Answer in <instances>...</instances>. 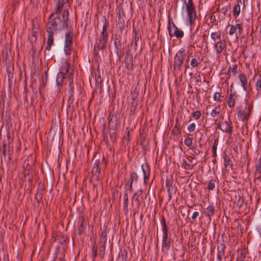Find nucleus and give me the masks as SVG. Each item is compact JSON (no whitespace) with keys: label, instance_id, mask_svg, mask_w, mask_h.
<instances>
[{"label":"nucleus","instance_id":"1","mask_svg":"<svg viewBox=\"0 0 261 261\" xmlns=\"http://www.w3.org/2000/svg\"><path fill=\"white\" fill-rule=\"evenodd\" d=\"M62 19L60 16H49L48 19L46 31L57 32L66 29L68 27L69 12L66 9L64 10L62 14Z\"/></svg>","mask_w":261,"mask_h":261},{"label":"nucleus","instance_id":"2","mask_svg":"<svg viewBox=\"0 0 261 261\" xmlns=\"http://www.w3.org/2000/svg\"><path fill=\"white\" fill-rule=\"evenodd\" d=\"M73 73V69H71L70 64L66 61L62 63L60 71L57 74L56 78V83L58 85L63 84L64 80L68 78L69 80L72 79Z\"/></svg>","mask_w":261,"mask_h":261},{"label":"nucleus","instance_id":"3","mask_svg":"<svg viewBox=\"0 0 261 261\" xmlns=\"http://www.w3.org/2000/svg\"><path fill=\"white\" fill-rule=\"evenodd\" d=\"M253 107L250 105L247 101L244 106H241L237 108V117L239 121L247 122L249 119Z\"/></svg>","mask_w":261,"mask_h":261},{"label":"nucleus","instance_id":"4","mask_svg":"<svg viewBox=\"0 0 261 261\" xmlns=\"http://www.w3.org/2000/svg\"><path fill=\"white\" fill-rule=\"evenodd\" d=\"M184 3L186 4V9L189 23L192 27L194 26L195 21L197 18L195 6L193 3V0H188V3H186V0H185Z\"/></svg>","mask_w":261,"mask_h":261},{"label":"nucleus","instance_id":"5","mask_svg":"<svg viewBox=\"0 0 261 261\" xmlns=\"http://www.w3.org/2000/svg\"><path fill=\"white\" fill-rule=\"evenodd\" d=\"M186 56V50L184 48H181L177 52L174 58L173 69L174 72L180 69Z\"/></svg>","mask_w":261,"mask_h":261},{"label":"nucleus","instance_id":"6","mask_svg":"<svg viewBox=\"0 0 261 261\" xmlns=\"http://www.w3.org/2000/svg\"><path fill=\"white\" fill-rule=\"evenodd\" d=\"M73 34L72 30H69L65 34V39L64 46V50L66 55H69L71 53L73 43Z\"/></svg>","mask_w":261,"mask_h":261},{"label":"nucleus","instance_id":"7","mask_svg":"<svg viewBox=\"0 0 261 261\" xmlns=\"http://www.w3.org/2000/svg\"><path fill=\"white\" fill-rule=\"evenodd\" d=\"M108 231L105 229L100 234L99 241V255L103 259L105 255V251L106 248V242L107 241Z\"/></svg>","mask_w":261,"mask_h":261},{"label":"nucleus","instance_id":"8","mask_svg":"<svg viewBox=\"0 0 261 261\" xmlns=\"http://www.w3.org/2000/svg\"><path fill=\"white\" fill-rule=\"evenodd\" d=\"M108 39L98 37L94 45L93 54L95 56L98 55L99 50H103L106 48V44Z\"/></svg>","mask_w":261,"mask_h":261},{"label":"nucleus","instance_id":"9","mask_svg":"<svg viewBox=\"0 0 261 261\" xmlns=\"http://www.w3.org/2000/svg\"><path fill=\"white\" fill-rule=\"evenodd\" d=\"M109 135L112 142H115L117 138V125L110 119L109 121Z\"/></svg>","mask_w":261,"mask_h":261},{"label":"nucleus","instance_id":"10","mask_svg":"<svg viewBox=\"0 0 261 261\" xmlns=\"http://www.w3.org/2000/svg\"><path fill=\"white\" fill-rule=\"evenodd\" d=\"M3 155L5 159L6 156H8L9 161L12 159V155L13 153V143L9 142L8 144L4 143L3 144Z\"/></svg>","mask_w":261,"mask_h":261},{"label":"nucleus","instance_id":"11","mask_svg":"<svg viewBox=\"0 0 261 261\" xmlns=\"http://www.w3.org/2000/svg\"><path fill=\"white\" fill-rule=\"evenodd\" d=\"M56 4V7L54 11L49 15L51 16H59V14L62 12V8L64 5L68 3L69 0H54Z\"/></svg>","mask_w":261,"mask_h":261},{"label":"nucleus","instance_id":"12","mask_svg":"<svg viewBox=\"0 0 261 261\" xmlns=\"http://www.w3.org/2000/svg\"><path fill=\"white\" fill-rule=\"evenodd\" d=\"M117 15H118V25L122 32L124 28V18L125 17V14L124 12L122 7L119 6L117 8Z\"/></svg>","mask_w":261,"mask_h":261},{"label":"nucleus","instance_id":"13","mask_svg":"<svg viewBox=\"0 0 261 261\" xmlns=\"http://www.w3.org/2000/svg\"><path fill=\"white\" fill-rule=\"evenodd\" d=\"M226 43L225 40L224 39L220 40L219 41L217 42L214 45V48L216 54L218 55L219 56L224 51V52H226Z\"/></svg>","mask_w":261,"mask_h":261},{"label":"nucleus","instance_id":"14","mask_svg":"<svg viewBox=\"0 0 261 261\" xmlns=\"http://www.w3.org/2000/svg\"><path fill=\"white\" fill-rule=\"evenodd\" d=\"M39 31V26L37 22L33 21L32 23V34L30 40L32 42H36Z\"/></svg>","mask_w":261,"mask_h":261},{"label":"nucleus","instance_id":"15","mask_svg":"<svg viewBox=\"0 0 261 261\" xmlns=\"http://www.w3.org/2000/svg\"><path fill=\"white\" fill-rule=\"evenodd\" d=\"M173 27L174 29V32L172 33L171 31V27L170 25L168 26V30L169 36L172 37L175 36L177 38H180L184 36V33L182 30H179L177 27L173 23Z\"/></svg>","mask_w":261,"mask_h":261},{"label":"nucleus","instance_id":"16","mask_svg":"<svg viewBox=\"0 0 261 261\" xmlns=\"http://www.w3.org/2000/svg\"><path fill=\"white\" fill-rule=\"evenodd\" d=\"M219 128L223 132L229 134L230 136L232 135V125L227 121L222 122V123H219Z\"/></svg>","mask_w":261,"mask_h":261},{"label":"nucleus","instance_id":"17","mask_svg":"<svg viewBox=\"0 0 261 261\" xmlns=\"http://www.w3.org/2000/svg\"><path fill=\"white\" fill-rule=\"evenodd\" d=\"M78 223L79 234L81 235L84 232L87 226V221L85 217L83 216H80L78 219Z\"/></svg>","mask_w":261,"mask_h":261},{"label":"nucleus","instance_id":"18","mask_svg":"<svg viewBox=\"0 0 261 261\" xmlns=\"http://www.w3.org/2000/svg\"><path fill=\"white\" fill-rule=\"evenodd\" d=\"M173 243V240L171 239H168V236H163L162 250L163 251H168Z\"/></svg>","mask_w":261,"mask_h":261},{"label":"nucleus","instance_id":"19","mask_svg":"<svg viewBox=\"0 0 261 261\" xmlns=\"http://www.w3.org/2000/svg\"><path fill=\"white\" fill-rule=\"evenodd\" d=\"M140 169L143 174L144 182L145 184H146L148 182V179L150 175V167L148 164H145V165H142Z\"/></svg>","mask_w":261,"mask_h":261},{"label":"nucleus","instance_id":"20","mask_svg":"<svg viewBox=\"0 0 261 261\" xmlns=\"http://www.w3.org/2000/svg\"><path fill=\"white\" fill-rule=\"evenodd\" d=\"M237 96V93L236 92H232V90H230V93L229 95L228 100H227L228 106L229 108H233L234 106Z\"/></svg>","mask_w":261,"mask_h":261},{"label":"nucleus","instance_id":"21","mask_svg":"<svg viewBox=\"0 0 261 261\" xmlns=\"http://www.w3.org/2000/svg\"><path fill=\"white\" fill-rule=\"evenodd\" d=\"M108 26L109 22L105 18L104 20V23L102 27V31L100 33V34L98 37L108 39V33L107 32Z\"/></svg>","mask_w":261,"mask_h":261},{"label":"nucleus","instance_id":"22","mask_svg":"<svg viewBox=\"0 0 261 261\" xmlns=\"http://www.w3.org/2000/svg\"><path fill=\"white\" fill-rule=\"evenodd\" d=\"M48 34V39L47 40V45L46 46V49L50 50L51 49V46L54 43V32L51 31H46Z\"/></svg>","mask_w":261,"mask_h":261},{"label":"nucleus","instance_id":"23","mask_svg":"<svg viewBox=\"0 0 261 261\" xmlns=\"http://www.w3.org/2000/svg\"><path fill=\"white\" fill-rule=\"evenodd\" d=\"M239 78L240 81L241 83V85L243 88V90L247 92L248 87V80L246 75L244 73L240 74L239 75Z\"/></svg>","mask_w":261,"mask_h":261},{"label":"nucleus","instance_id":"24","mask_svg":"<svg viewBox=\"0 0 261 261\" xmlns=\"http://www.w3.org/2000/svg\"><path fill=\"white\" fill-rule=\"evenodd\" d=\"M114 43L115 49L117 53L121 51L122 49V45L120 41V37L116 35L114 39Z\"/></svg>","mask_w":261,"mask_h":261},{"label":"nucleus","instance_id":"25","mask_svg":"<svg viewBox=\"0 0 261 261\" xmlns=\"http://www.w3.org/2000/svg\"><path fill=\"white\" fill-rule=\"evenodd\" d=\"M255 178L259 179L261 177V158H259L255 165Z\"/></svg>","mask_w":261,"mask_h":261},{"label":"nucleus","instance_id":"26","mask_svg":"<svg viewBox=\"0 0 261 261\" xmlns=\"http://www.w3.org/2000/svg\"><path fill=\"white\" fill-rule=\"evenodd\" d=\"M223 159L224 162V165L225 168H227V167H229L231 170H233V164L229 156L225 153L223 155Z\"/></svg>","mask_w":261,"mask_h":261},{"label":"nucleus","instance_id":"27","mask_svg":"<svg viewBox=\"0 0 261 261\" xmlns=\"http://www.w3.org/2000/svg\"><path fill=\"white\" fill-rule=\"evenodd\" d=\"M138 178V175L137 173L134 172L131 173L130 177V184L129 186V190L130 192L133 191V183L134 181L137 182Z\"/></svg>","mask_w":261,"mask_h":261},{"label":"nucleus","instance_id":"28","mask_svg":"<svg viewBox=\"0 0 261 261\" xmlns=\"http://www.w3.org/2000/svg\"><path fill=\"white\" fill-rule=\"evenodd\" d=\"M215 207L213 205H208L204 211V214L211 220V217L214 215Z\"/></svg>","mask_w":261,"mask_h":261},{"label":"nucleus","instance_id":"29","mask_svg":"<svg viewBox=\"0 0 261 261\" xmlns=\"http://www.w3.org/2000/svg\"><path fill=\"white\" fill-rule=\"evenodd\" d=\"M133 57L132 55L127 54L125 56L124 59V63L126 66V68L128 69L133 66Z\"/></svg>","mask_w":261,"mask_h":261},{"label":"nucleus","instance_id":"30","mask_svg":"<svg viewBox=\"0 0 261 261\" xmlns=\"http://www.w3.org/2000/svg\"><path fill=\"white\" fill-rule=\"evenodd\" d=\"M134 41L135 49H136L138 46V43L139 41H141V34L136 31L134 32Z\"/></svg>","mask_w":261,"mask_h":261},{"label":"nucleus","instance_id":"31","mask_svg":"<svg viewBox=\"0 0 261 261\" xmlns=\"http://www.w3.org/2000/svg\"><path fill=\"white\" fill-rule=\"evenodd\" d=\"M44 190V188L42 187L41 190L40 191L39 189L38 188V190L36 192V195L35 196V199L36 200L37 202L39 203L40 201L42 199L43 197V191Z\"/></svg>","mask_w":261,"mask_h":261},{"label":"nucleus","instance_id":"32","mask_svg":"<svg viewBox=\"0 0 261 261\" xmlns=\"http://www.w3.org/2000/svg\"><path fill=\"white\" fill-rule=\"evenodd\" d=\"M161 224L162 226L163 236H168V228L166 223L165 219L163 217L161 220Z\"/></svg>","mask_w":261,"mask_h":261},{"label":"nucleus","instance_id":"33","mask_svg":"<svg viewBox=\"0 0 261 261\" xmlns=\"http://www.w3.org/2000/svg\"><path fill=\"white\" fill-rule=\"evenodd\" d=\"M241 11L240 5L239 4L236 5L233 9V16L236 18L240 14Z\"/></svg>","mask_w":261,"mask_h":261},{"label":"nucleus","instance_id":"34","mask_svg":"<svg viewBox=\"0 0 261 261\" xmlns=\"http://www.w3.org/2000/svg\"><path fill=\"white\" fill-rule=\"evenodd\" d=\"M237 68H238V67L236 64H234L232 67H230L229 68L228 73H227V75H228L227 78L230 77V76H231L230 72H231L233 74V75L234 76H235L237 73Z\"/></svg>","mask_w":261,"mask_h":261},{"label":"nucleus","instance_id":"35","mask_svg":"<svg viewBox=\"0 0 261 261\" xmlns=\"http://www.w3.org/2000/svg\"><path fill=\"white\" fill-rule=\"evenodd\" d=\"M218 144V140L215 139L214 142L213 143L212 151V156L214 158H215L217 156V148Z\"/></svg>","mask_w":261,"mask_h":261},{"label":"nucleus","instance_id":"36","mask_svg":"<svg viewBox=\"0 0 261 261\" xmlns=\"http://www.w3.org/2000/svg\"><path fill=\"white\" fill-rule=\"evenodd\" d=\"M224 248L225 247H223L221 250H219V248H218V252L217 254V261H222V258L225 254Z\"/></svg>","mask_w":261,"mask_h":261},{"label":"nucleus","instance_id":"37","mask_svg":"<svg viewBox=\"0 0 261 261\" xmlns=\"http://www.w3.org/2000/svg\"><path fill=\"white\" fill-rule=\"evenodd\" d=\"M196 165V164H190L188 163L186 161H184L181 165V167L184 168L185 169L189 170L192 169L194 166Z\"/></svg>","mask_w":261,"mask_h":261},{"label":"nucleus","instance_id":"38","mask_svg":"<svg viewBox=\"0 0 261 261\" xmlns=\"http://www.w3.org/2000/svg\"><path fill=\"white\" fill-rule=\"evenodd\" d=\"M128 198L127 192L125 191L124 194V202H123V207L125 210H127V206H128Z\"/></svg>","mask_w":261,"mask_h":261},{"label":"nucleus","instance_id":"39","mask_svg":"<svg viewBox=\"0 0 261 261\" xmlns=\"http://www.w3.org/2000/svg\"><path fill=\"white\" fill-rule=\"evenodd\" d=\"M92 173L96 174V176L97 177H99V175L100 174V169L98 168V165L97 164H95L94 166H93L92 169Z\"/></svg>","mask_w":261,"mask_h":261},{"label":"nucleus","instance_id":"40","mask_svg":"<svg viewBox=\"0 0 261 261\" xmlns=\"http://www.w3.org/2000/svg\"><path fill=\"white\" fill-rule=\"evenodd\" d=\"M211 38L214 40L216 41L217 39H221V33L220 32H214L211 34Z\"/></svg>","mask_w":261,"mask_h":261},{"label":"nucleus","instance_id":"41","mask_svg":"<svg viewBox=\"0 0 261 261\" xmlns=\"http://www.w3.org/2000/svg\"><path fill=\"white\" fill-rule=\"evenodd\" d=\"M255 89L257 93L261 92V76L259 75V79L257 81L255 84Z\"/></svg>","mask_w":261,"mask_h":261},{"label":"nucleus","instance_id":"42","mask_svg":"<svg viewBox=\"0 0 261 261\" xmlns=\"http://www.w3.org/2000/svg\"><path fill=\"white\" fill-rule=\"evenodd\" d=\"M215 180H210L207 185V189L208 190H213L215 188Z\"/></svg>","mask_w":261,"mask_h":261},{"label":"nucleus","instance_id":"43","mask_svg":"<svg viewBox=\"0 0 261 261\" xmlns=\"http://www.w3.org/2000/svg\"><path fill=\"white\" fill-rule=\"evenodd\" d=\"M57 240L59 241L60 244H63L66 242L67 239V237L62 236V235H58L57 237Z\"/></svg>","mask_w":261,"mask_h":261},{"label":"nucleus","instance_id":"44","mask_svg":"<svg viewBox=\"0 0 261 261\" xmlns=\"http://www.w3.org/2000/svg\"><path fill=\"white\" fill-rule=\"evenodd\" d=\"M184 143L188 147H191L193 144V140L190 137H186L184 140Z\"/></svg>","mask_w":261,"mask_h":261},{"label":"nucleus","instance_id":"45","mask_svg":"<svg viewBox=\"0 0 261 261\" xmlns=\"http://www.w3.org/2000/svg\"><path fill=\"white\" fill-rule=\"evenodd\" d=\"M200 63V62H198V61L196 58H193L192 59L190 64L191 66L194 68L197 67Z\"/></svg>","mask_w":261,"mask_h":261},{"label":"nucleus","instance_id":"46","mask_svg":"<svg viewBox=\"0 0 261 261\" xmlns=\"http://www.w3.org/2000/svg\"><path fill=\"white\" fill-rule=\"evenodd\" d=\"M220 114V111L218 110V108L216 107L214 110L211 112L210 115L211 117L215 118L217 115Z\"/></svg>","mask_w":261,"mask_h":261},{"label":"nucleus","instance_id":"47","mask_svg":"<svg viewBox=\"0 0 261 261\" xmlns=\"http://www.w3.org/2000/svg\"><path fill=\"white\" fill-rule=\"evenodd\" d=\"M192 115L194 118V119H198L200 117L201 113L200 111L198 110L192 113Z\"/></svg>","mask_w":261,"mask_h":261},{"label":"nucleus","instance_id":"48","mask_svg":"<svg viewBox=\"0 0 261 261\" xmlns=\"http://www.w3.org/2000/svg\"><path fill=\"white\" fill-rule=\"evenodd\" d=\"M137 193H135L134 194L133 198L135 199V201H137L138 204H140L141 203L143 197L142 196L139 195L136 198H135L136 196L137 195Z\"/></svg>","mask_w":261,"mask_h":261},{"label":"nucleus","instance_id":"49","mask_svg":"<svg viewBox=\"0 0 261 261\" xmlns=\"http://www.w3.org/2000/svg\"><path fill=\"white\" fill-rule=\"evenodd\" d=\"M97 255V248L94 246L92 248V257L93 258V261H94Z\"/></svg>","mask_w":261,"mask_h":261},{"label":"nucleus","instance_id":"50","mask_svg":"<svg viewBox=\"0 0 261 261\" xmlns=\"http://www.w3.org/2000/svg\"><path fill=\"white\" fill-rule=\"evenodd\" d=\"M237 27L236 25H231L230 29L229 31V34L230 35H232L234 34V33L237 31Z\"/></svg>","mask_w":261,"mask_h":261},{"label":"nucleus","instance_id":"51","mask_svg":"<svg viewBox=\"0 0 261 261\" xmlns=\"http://www.w3.org/2000/svg\"><path fill=\"white\" fill-rule=\"evenodd\" d=\"M196 128V124L195 123H192L188 125V130L190 132H193Z\"/></svg>","mask_w":261,"mask_h":261},{"label":"nucleus","instance_id":"52","mask_svg":"<svg viewBox=\"0 0 261 261\" xmlns=\"http://www.w3.org/2000/svg\"><path fill=\"white\" fill-rule=\"evenodd\" d=\"M244 204V198L242 196H239L238 198V201L237 203V206H238L240 208Z\"/></svg>","mask_w":261,"mask_h":261},{"label":"nucleus","instance_id":"53","mask_svg":"<svg viewBox=\"0 0 261 261\" xmlns=\"http://www.w3.org/2000/svg\"><path fill=\"white\" fill-rule=\"evenodd\" d=\"M221 93L220 92H216L214 95V99L215 101H220Z\"/></svg>","mask_w":261,"mask_h":261},{"label":"nucleus","instance_id":"54","mask_svg":"<svg viewBox=\"0 0 261 261\" xmlns=\"http://www.w3.org/2000/svg\"><path fill=\"white\" fill-rule=\"evenodd\" d=\"M137 105V102L136 101H133L132 102L130 112H133V114H134V112L136 110V106Z\"/></svg>","mask_w":261,"mask_h":261},{"label":"nucleus","instance_id":"55","mask_svg":"<svg viewBox=\"0 0 261 261\" xmlns=\"http://www.w3.org/2000/svg\"><path fill=\"white\" fill-rule=\"evenodd\" d=\"M69 87L70 89L69 92L70 93H73L74 90H73V82L72 80H69Z\"/></svg>","mask_w":261,"mask_h":261},{"label":"nucleus","instance_id":"56","mask_svg":"<svg viewBox=\"0 0 261 261\" xmlns=\"http://www.w3.org/2000/svg\"><path fill=\"white\" fill-rule=\"evenodd\" d=\"M236 26L237 27V29L238 30L239 35H240L242 34V31H243V28L241 26V24L238 23V24H236Z\"/></svg>","mask_w":261,"mask_h":261},{"label":"nucleus","instance_id":"57","mask_svg":"<svg viewBox=\"0 0 261 261\" xmlns=\"http://www.w3.org/2000/svg\"><path fill=\"white\" fill-rule=\"evenodd\" d=\"M172 185V181L171 180L167 179L166 181V186L167 188H171Z\"/></svg>","mask_w":261,"mask_h":261},{"label":"nucleus","instance_id":"58","mask_svg":"<svg viewBox=\"0 0 261 261\" xmlns=\"http://www.w3.org/2000/svg\"><path fill=\"white\" fill-rule=\"evenodd\" d=\"M197 36V34L196 33V32H194L191 35V37H190V39L191 40V41H194L195 40V42H196V37Z\"/></svg>","mask_w":261,"mask_h":261},{"label":"nucleus","instance_id":"59","mask_svg":"<svg viewBox=\"0 0 261 261\" xmlns=\"http://www.w3.org/2000/svg\"><path fill=\"white\" fill-rule=\"evenodd\" d=\"M199 216V213L198 212H195L193 213V215L192 216V218L193 220H195L197 217Z\"/></svg>","mask_w":261,"mask_h":261},{"label":"nucleus","instance_id":"60","mask_svg":"<svg viewBox=\"0 0 261 261\" xmlns=\"http://www.w3.org/2000/svg\"><path fill=\"white\" fill-rule=\"evenodd\" d=\"M27 84H25L24 86V100L25 101H27Z\"/></svg>","mask_w":261,"mask_h":261},{"label":"nucleus","instance_id":"61","mask_svg":"<svg viewBox=\"0 0 261 261\" xmlns=\"http://www.w3.org/2000/svg\"><path fill=\"white\" fill-rule=\"evenodd\" d=\"M216 21V16L214 15H212L210 17V22L212 23H214Z\"/></svg>","mask_w":261,"mask_h":261},{"label":"nucleus","instance_id":"62","mask_svg":"<svg viewBox=\"0 0 261 261\" xmlns=\"http://www.w3.org/2000/svg\"><path fill=\"white\" fill-rule=\"evenodd\" d=\"M137 97V94L136 93H132V98L133 101H136V99Z\"/></svg>","mask_w":261,"mask_h":261},{"label":"nucleus","instance_id":"63","mask_svg":"<svg viewBox=\"0 0 261 261\" xmlns=\"http://www.w3.org/2000/svg\"><path fill=\"white\" fill-rule=\"evenodd\" d=\"M74 99L73 98V93H70V96L69 97V100L73 101Z\"/></svg>","mask_w":261,"mask_h":261},{"label":"nucleus","instance_id":"64","mask_svg":"<svg viewBox=\"0 0 261 261\" xmlns=\"http://www.w3.org/2000/svg\"><path fill=\"white\" fill-rule=\"evenodd\" d=\"M28 182L29 183V187L30 186H32V182H33V178L32 177H30L29 179H28Z\"/></svg>","mask_w":261,"mask_h":261}]
</instances>
